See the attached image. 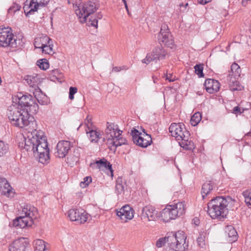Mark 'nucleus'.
Instances as JSON below:
<instances>
[{
  "label": "nucleus",
  "mask_w": 251,
  "mask_h": 251,
  "mask_svg": "<svg viewBox=\"0 0 251 251\" xmlns=\"http://www.w3.org/2000/svg\"><path fill=\"white\" fill-rule=\"evenodd\" d=\"M247 1H242V4L243 5H245L247 3Z\"/></svg>",
  "instance_id": "61"
},
{
  "label": "nucleus",
  "mask_w": 251,
  "mask_h": 251,
  "mask_svg": "<svg viewBox=\"0 0 251 251\" xmlns=\"http://www.w3.org/2000/svg\"><path fill=\"white\" fill-rule=\"evenodd\" d=\"M213 186L210 181L206 182L204 183L201 188V193L203 199H204L205 197L209 194L210 191L213 189Z\"/></svg>",
  "instance_id": "31"
},
{
  "label": "nucleus",
  "mask_w": 251,
  "mask_h": 251,
  "mask_svg": "<svg viewBox=\"0 0 251 251\" xmlns=\"http://www.w3.org/2000/svg\"><path fill=\"white\" fill-rule=\"evenodd\" d=\"M152 78H153L154 83H156L155 80L157 79V78L155 77V76H153Z\"/></svg>",
  "instance_id": "62"
},
{
  "label": "nucleus",
  "mask_w": 251,
  "mask_h": 251,
  "mask_svg": "<svg viewBox=\"0 0 251 251\" xmlns=\"http://www.w3.org/2000/svg\"><path fill=\"white\" fill-rule=\"evenodd\" d=\"M0 193L11 198L14 197V192L8 181L3 177H0Z\"/></svg>",
  "instance_id": "19"
},
{
  "label": "nucleus",
  "mask_w": 251,
  "mask_h": 251,
  "mask_svg": "<svg viewBox=\"0 0 251 251\" xmlns=\"http://www.w3.org/2000/svg\"><path fill=\"white\" fill-rule=\"evenodd\" d=\"M45 241L41 239H37L35 241H34V244L38 246V247H36V248L37 250H38L39 251H44L46 248L45 245Z\"/></svg>",
  "instance_id": "40"
},
{
  "label": "nucleus",
  "mask_w": 251,
  "mask_h": 251,
  "mask_svg": "<svg viewBox=\"0 0 251 251\" xmlns=\"http://www.w3.org/2000/svg\"><path fill=\"white\" fill-rule=\"evenodd\" d=\"M227 204V201L225 198L217 197L208 203L207 212L212 219H223L228 213Z\"/></svg>",
  "instance_id": "3"
},
{
  "label": "nucleus",
  "mask_w": 251,
  "mask_h": 251,
  "mask_svg": "<svg viewBox=\"0 0 251 251\" xmlns=\"http://www.w3.org/2000/svg\"><path fill=\"white\" fill-rule=\"evenodd\" d=\"M51 75H52L56 79H59L61 77V75H62L61 73L59 72V71L57 69L52 70L51 73Z\"/></svg>",
  "instance_id": "48"
},
{
  "label": "nucleus",
  "mask_w": 251,
  "mask_h": 251,
  "mask_svg": "<svg viewBox=\"0 0 251 251\" xmlns=\"http://www.w3.org/2000/svg\"><path fill=\"white\" fill-rule=\"evenodd\" d=\"M173 76V75L172 74H169V75L167 74L165 75L166 79L168 80L170 82H173L175 80Z\"/></svg>",
  "instance_id": "52"
},
{
  "label": "nucleus",
  "mask_w": 251,
  "mask_h": 251,
  "mask_svg": "<svg viewBox=\"0 0 251 251\" xmlns=\"http://www.w3.org/2000/svg\"><path fill=\"white\" fill-rule=\"evenodd\" d=\"M77 89L75 87H70L69 88V98L72 100L74 99V95L77 92Z\"/></svg>",
  "instance_id": "45"
},
{
  "label": "nucleus",
  "mask_w": 251,
  "mask_h": 251,
  "mask_svg": "<svg viewBox=\"0 0 251 251\" xmlns=\"http://www.w3.org/2000/svg\"><path fill=\"white\" fill-rule=\"evenodd\" d=\"M34 94L35 95V100H37L39 103H40L41 105H47L49 103L48 98V97L45 95H43L42 94V97H40L36 98V94L34 92Z\"/></svg>",
  "instance_id": "39"
},
{
  "label": "nucleus",
  "mask_w": 251,
  "mask_h": 251,
  "mask_svg": "<svg viewBox=\"0 0 251 251\" xmlns=\"http://www.w3.org/2000/svg\"><path fill=\"white\" fill-rule=\"evenodd\" d=\"M245 136H251V132H249L245 134Z\"/></svg>",
  "instance_id": "60"
},
{
  "label": "nucleus",
  "mask_w": 251,
  "mask_h": 251,
  "mask_svg": "<svg viewBox=\"0 0 251 251\" xmlns=\"http://www.w3.org/2000/svg\"><path fill=\"white\" fill-rule=\"evenodd\" d=\"M198 3L201 4V5H205L208 2H209L210 1H198Z\"/></svg>",
  "instance_id": "57"
},
{
  "label": "nucleus",
  "mask_w": 251,
  "mask_h": 251,
  "mask_svg": "<svg viewBox=\"0 0 251 251\" xmlns=\"http://www.w3.org/2000/svg\"><path fill=\"white\" fill-rule=\"evenodd\" d=\"M231 72L232 74H229L227 75V80L232 76L236 78L237 76H240L241 73V69L239 66L236 63H233L231 66Z\"/></svg>",
  "instance_id": "30"
},
{
  "label": "nucleus",
  "mask_w": 251,
  "mask_h": 251,
  "mask_svg": "<svg viewBox=\"0 0 251 251\" xmlns=\"http://www.w3.org/2000/svg\"><path fill=\"white\" fill-rule=\"evenodd\" d=\"M35 136L25 139L24 149L27 151H32L40 163H48L50 152L47 140L39 133L38 135L36 133Z\"/></svg>",
  "instance_id": "1"
},
{
  "label": "nucleus",
  "mask_w": 251,
  "mask_h": 251,
  "mask_svg": "<svg viewBox=\"0 0 251 251\" xmlns=\"http://www.w3.org/2000/svg\"><path fill=\"white\" fill-rule=\"evenodd\" d=\"M28 2H29V1H25V4H24V5L23 7L24 12H25V15H26V12H28L29 10L30 7H31V6H30V5H28Z\"/></svg>",
  "instance_id": "51"
},
{
  "label": "nucleus",
  "mask_w": 251,
  "mask_h": 251,
  "mask_svg": "<svg viewBox=\"0 0 251 251\" xmlns=\"http://www.w3.org/2000/svg\"><path fill=\"white\" fill-rule=\"evenodd\" d=\"M161 218L165 222H168L171 220H174L171 215V211L168 206L164 208L161 212Z\"/></svg>",
  "instance_id": "32"
},
{
  "label": "nucleus",
  "mask_w": 251,
  "mask_h": 251,
  "mask_svg": "<svg viewBox=\"0 0 251 251\" xmlns=\"http://www.w3.org/2000/svg\"><path fill=\"white\" fill-rule=\"evenodd\" d=\"M68 4L72 3L73 7L77 15L79 18L83 16V21L86 22L87 18L94 13L98 9V5L93 1H75V3H71L68 1Z\"/></svg>",
  "instance_id": "5"
},
{
  "label": "nucleus",
  "mask_w": 251,
  "mask_h": 251,
  "mask_svg": "<svg viewBox=\"0 0 251 251\" xmlns=\"http://www.w3.org/2000/svg\"><path fill=\"white\" fill-rule=\"evenodd\" d=\"M9 147L7 144L0 140V156H2L8 151Z\"/></svg>",
  "instance_id": "37"
},
{
  "label": "nucleus",
  "mask_w": 251,
  "mask_h": 251,
  "mask_svg": "<svg viewBox=\"0 0 251 251\" xmlns=\"http://www.w3.org/2000/svg\"><path fill=\"white\" fill-rule=\"evenodd\" d=\"M86 133L89 134V140L91 142L97 143L102 138L101 134L98 131L86 129Z\"/></svg>",
  "instance_id": "29"
},
{
  "label": "nucleus",
  "mask_w": 251,
  "mask_h": 251,
  "mask_svg": "<svg viewBox=\"0 0 251 251\" xmlns=\"http://www.w3.org/2000/svg\"><path fill=\"white\" fill-rule=\"evenodd\" d=\"M168 55V52L161 46L154 48L151 53H148L146 58L142 60V63L148 64L151 61L165 59Z\"/></svg>",
  "instance_id": "10"
},
{
  "label": "nucleus",
  "mask_w": 251,
  "mask_h": 251,
  "mask_svg": "<svg viewBox=\"0 0 251 251\" xmlns=\"http://www.w3.org/2000/svg\"><path fill=\"white\" fill-rule=\"evenodd\" d=\"M123 184L122 178L121 177H118L116 180V184Z\"/></svg>",
  "instance_id": "53"
},
{
  "label": "nucleus",
  "mask_w": 251,
  "mask_h": 251,
  "mask_svg": "<svg viewBox=\"0 0 251 251\" xmlns=\"http://www.w3.org/2000/svg\"><path fill=\"white\" fill-rule=\"evenodd\" d=\"M68 216L72 221H75L78 224L86 222L89 216L88 214L83 210L71 209L68 212Z\"/></svg>",
  "instance_id": "13"
},
{
  "label": "nucleus",
  "mask_w": 251,
  "mask_h": 251,
  "mask_svg": "<svg viewBox=\"0 0 251 251\" xmlns=\"http://www.w3.org/2000/svg\"><path fill=\"white\" fill-rule=\"evenodd\" d=\"M28 242L25 238H20L14 241L9 246V251H25Z\"/></svg>",
  "instance_id": "17"
},
{
  "label": "nucleus",
  "mask_w": 251,
  "mask_h": 251,
  "mask_svg": "<svg viewBox=\"0 0 251 251\" xmlns=\"http://www.w3.org/2000/svg\"><path fill=\"white\" fill-rule=\"evenodd\" d=\"M107 140V139L105 138H102V142H104L105 141V140Z\"/></svg>",
  "instance_id": "63"
},
{
  "label": "nucleus",
  "mask_w": 251,
  "mask_h": 251,
  "mask_svg": "<svg viewBox=\"0 0 251 251\" xmlns=\"http://www.w3.org/2000/svg\"><path fill=\"white\" fill-rule=\"evenodd\" d=\"M205 233H200L199 236L197 238V243L198 245L201 248L205 245Z\"/></svg>",
  "instance_id": "41"
},
{
  "label": "nucleus",
  "mask_w": 251,
  "mask_h": 251,
  "mask_svg": "<svg viewBox=\"0 0 251 251\" xmlns=\"http://www.w3.org/2000/svg\"><path fill=\"white\" fill-rule=\"evenodd\" d=\"M124 186L123 184H116L115 186V191L118 194H121L124 191Z\"/></svg>",
  "instance_id": "50"
},
{
  "label": "nucleus",
  "mask_w": 251,
  "mask_h": 251,
  "mask_svg": "<svg viewBox=\"0 0 251 251\" xmlns=\"http://www.w3.org/2000/svg\"><path fill=\"white\" fill-rule=\"evenodd\" d=\"M158 40L159 43L164 44L166 46L172 49L174 41L171 34L169 31V28L166 24L161 25L160 31L158 35Z\"/></svg>",
  "instance_id": "11"
},
{
  "label": "nucleus",
  "mask_w": 251,
  "mask_h": 251,
  "mask_svg": "<svg viewBox=\"0 0 251 251\" xmlns=\"http://www.w3.org/2000/svg\"><path fill=\"white\" fill-rule=\"evenodd\" d=\"M184 125L182 123H173L169 127V132L171 133L172 135L177 138V140L181 139L185 142V144L182 143L185 146H188L187 142L189 133L186 130H183Z\"/></svg>",
  "instance_id": "9"
},
{
  "label": "nucleus",
  "mask_w": 251,
  "mask_h": 251,
  "mask_svg": "<svg viewBox=\"0 0 251 251\" xmlns=\"http://www.w3.org/2000/svg\"><path fill=\"white\" fill-rule=\"evenodd\" d=\"M38 77L37 75H28L25 76V80L30 86L33 87L36 86V83L38 81Z\"/></svg>",
  "instance_id": "33"
},
{
  "label": "nucleus",
  "mask_w": 251,
  "mask_h": 251,
  "mask_svg": "<svg viewBox=\"0 0 251 251\" xmlns=\"http://www.w3.org/2000/svg\"><path fill=\"white\" fill-rule=\"evenodd\" d=\"M167 239V244L170 251H185L188 249L186 235L182 231L168 234Z\"/></svg>",
  "instance_id": "4"
},
{
  "label": "nucleus",
  "mask_w": 251,
  "mask_h": 251,
  "mask_svg": "<svg viewBox=\"0 0 251 251\" xmlns=\"http://www.w3.org/2000/svg\"><path fill=\"white\" fill-rule=\"evenodd\" d=\"M96 164L98 168H105L109 171L111 173V176H113V170L112 168V165L106 159L104 158L100 159L99 160L96 161Z\"/></svg>",
  "instance_id": "27"
},
{
  "label": "nucleus",
  "mask_w": 251,
  "mask_h": 251,
  "mask_svg": "<svg viewBox=\"0 0 251 251\" xmlns=\"http://www.w3.org/2000/svg\"><path fill=\"white\" fill-rule=\"evenodd\" d=\"M50 39L47 35H42L35 39L34 45L36 48L42 49L43 46L49 44Z\"/></svg>",
  "instance_id": "24"
},
{
  "label": "nucleus",
  "mask_w": 251,
  "mask_h": 251,
  "mask_svg": "<svg viewBox=\"0 0 251 251\" xmlns=\"http://www.w3.org/2000/svg\"><path fill=\"white\" fill-rule=\"evenodd\" d=\"M167 206L171 211V215L173 219H176L177 217L181 216L185 211L186 205L184 201L178 202L174 205H169Z\"/></svg>",
  "instance_id": "16"
},
{
  "label": "nucleus",
  "mask_w": 251,
  "mask_h": 251,
  "mask_svg": "<svg viewBox=\"0 0 251 251\" xmlns=\"http://www.w3.org/2000/svg\"><path fill=\"white\" fill-rule=\"evenodd\" d=\"M17 97L18 100V103L19 106H21L20 108L21 109H25L31 114H35L38 112V104L31 95L19 93Z\"/></svg>",
  "instance_id": "6"
},
{
  "label": "nucleus",
  "mask_w": 251,
  "mask_h": 251,
  "mask_svg": "<svg viewBox=\"0 0 251 251\" xmlns=\"http://www.w3.org/2000/svg\"><path fill=\"white\" fill-rule=\"evenodd\" d=\"M227 80L229 81V87L231 91H241L243 89V86L240 85L239 82L236 80V78L231 77Z\"/></svg>",
  "instance_id": "28"
},
{
  "label": "nucleus",
  "mask_w": 251,
  "mask_h": 251,
  "mask_svg": "<svg viewBox=\"0 0 251 251\" xmlns=\"http://www.w3.org/2000/svg\"><path fill=\"white\" fill-rule=\"evenodd\" d=\"M205 89L210 94L217 92L220 89V83L213 79H207L204 83Z\"/></svg>",
  "instance_id": "21"
},
{
  "label": "nucleus",
  "mask_w": 251,
  "mask_h": 251,
  "mask_svg": "<svg viewBox=\"0 0 251 251\" xmlns=\"http://www.w3.org/2000/svg\"><path fill=\"white\" fill-rule=\"evenodd\" d=\"M92 182V178L91 176H86L84 178L83 181L81 182L80 186L82 188H85L88 186L89 183Z\"/></svg>",
  "instance_id": "43"
},
{
  "label": "nucleus",
  "mask_w": 251,
  "mask_h": 251,
  "mask_svg": "<svg viewBox=\"0 0 251 251\" xmlns=\"http://www.w3.org/2000/svg\"><path fill=\"white\" fill-rule=\"evenodd\" d=\"M194 69L195 73L198 75L199 77H202L204 76V74L203 73V64H196L194 67Z\"/></svg>",
  "instance_id": "38"
},
{
  "label": "nucleus",
  "mask_w": 251,
  "mask_h": 251,
  "mask_svg": "<svg viewBox=\"0 0 251 251\" xmlns=\"http://www.w3.org/2000/svg\"><path fill=\"white\" fill-rule=\"evenodd\" d=\"M89 24L91 26L95 27L96 28H98V20L96 18L91 17L89 20Z\"/></svg>",
  "instance_id": "47"
},
{
  "label": "nucleus",
  "mask_w": 251,
  "mask_h": 251,
  "mask_svg": "<svg viewBox=\"0 0 251 251\" xmlns=\"http://www.w3.org/2000/svg\"><path fill=\"white\" fill-rule=\"evenodd\" d=\"M37 65L43 70H46L49 67V63L46 59H40L37 62Z\"/></svg>",
  "instance_id": "35"
},
{
  "label": "nucleus",
  "mask_w": 251,
  "mask_h": 251,
  "mask_svg": "<svg viewBox=\"0 0 251 251\" xmlns=\"http://www.w3.org/2000/svg\"><path fill=\"white\" fill-rule=\"evenodd\" d=\"M71 147L70 142L65 140L59 141L56 145L57 151L55 152V156L59 158L65 157L71 149Z\"/></svg>",
  "instance_id": "14"
},
{
  "label": "nucleus",
  "mask_w": 251,
  "mask_h": 251,
  "mask_svg": "<svg viewBox=\"0 0 251 251\" xmlns=\"http://www.w3.org/2000/svg\"><path fill=\"white\" fill-rule=\"evenodd\" d=\"M2 81H1V77H0V84H1Z\"/></svg>",
  "instance_id": "64"
},
{
  "label": "nucleus",
  "mask_w": 251,
  "mask_h": 251,
  "mask_svg": "<svg viewBox=\"0 0 251 251\" xmlns=\"http://www.w3.org/2000/svg\"><path fill=\"white\" fill-rule=\"evenodd\" d=\"M188 3H186L185 4L180 3L179 6H180V8H181L182 7L185 8L186 7V6H188Z\"/></svg>",
  "instance_id": "58"
},
{
  "label": "nucleus",
  "mask_w": 251,
  "mask_h": 251,
  "mask_svg": "<svg viewBox=\"0 0 251 251\" xmlns=\"http://www.w3.org/2000/svg\"><path fill=\"white\" fill-rule=\"evenodd\" d=\"M130 135L133 143L142 148L147 147L152 142V139L150 135L146 132L143 134L135 128L131 130Z\"/></svg>",
  "instance_id": "8"
},
{
  "label": "nucleus",
  "mask_w": 251,
  "mask_h": 251,
  "mask_svg": "<svg viewBox=\"0 0 251 251\" xmlns=\"http://www.w3.org/2000/svg\"><path fill=\"white\" fill-rule=\"evenodd\" d=\"M49 1H46V2H42L40 1V2H37V1H29L28 5H30L31 7L28 12H26V16L29 17L30 15H32L35 12L37 11L39 7H44L48 4Z\"/></svg>",
  "instance_id": "23"
},
{
  "label": "nucleus",
  "mask_w": 251,
  "mask_h": 251,
  "mask_svg": "<svg viewBox=\"0 0 251 251\" xmlns=\"http://www.w3.org/2000/svg\"><path fill=\"white\" fill-rule=\"evenodd\" d=\"M142 218H147L149 221H155L157 218V211L151 205H148L142 208Z\"/></svg>",
  "instance_id": "18"
},
{
  "label": "nucleus",
  "mask_w": 251,
  "mask_h": 251,
  "mask_svg": "<svg viewBox=\"0 0 251 251\" xmlns=\"http://www.w3.org/2000/svg\"><path fill=\"white\" fill-rule=\"evenodd\" d=\"M225 232L229 242H233L237 240L238 234L232 226H227L226 228Z\"/></svg>",
  "instance_id": "25"
},
{
  "label": "nucleus",
  "mask_w": 251,
  "mask_h": 251,
  "mask_svg": "<svg viewBox=\"0 0 251 251\" xmlns=\"http://www.w3.org/2000/svg\"><path fill=\"white\" fill-rule=\"evenodd\" d=\"M134 210L128 205H125L119 210L117 211V215L120 218L123 222L126 223L128 220H131L133 217Z\"/></svg>",
  "instance_id": "15"
},
{
  "label": "nucleus",
  "mask_w": 251,
  "mask_h": 251,
  "mask_svg": "<svg viewBox=\"0 0 251 251\" xmlns=\"http://www.w3.org/2000/svg\"><path fill=\"white\" fill-rule=\"evenodd\" d=\"M126 144H128L127 141L125 138H124L120 136L115 140L111 141V146H109V148L110 150L113 151L115 152L118 146H121L122 145Z\"/></svg>",
  "instance_id": "26"
},
{
  "label": "nucleus",
  "mask_w": 251,
  "mask_h": 251,
  "mask_svg": "<svg viewBox=\"0 0 251 251\" xmlns=\"http://www.w3.org/2000/svg\"><path fill=\"white\" fill-rule=\"evenodd\" d=\"M122 70V68L121 67H115L113 69V71L115 72H120Z\"/></svg>",
  "instance_id": "55"
},
{
  "label": "nucleus",
  "mask_w": 251,
  "mask_h": 251,
  "mask_svg": "<svg viewBox=\"0 0 251 251\" xmlns=\"http://www.w3.org/2000/svg\"><path fill=\"white\" fill-rule=\"evenodd\" d=\"M246 110V108H243L242 111H241L240 107H239L238 106H237L233 108L232 113L235 114H241Z\"/></svg>",
  "instance_id": "49"
},
{
  "label": "nucleus",
  "mask_w": 251,
  "mask_h": 251,
  "mask_svg": "<svg viewBox=\"0 0 251 251\" xmlns=\"http://www.w3.org/2000/svg\"><path fill=\"white\" fill-rule=\"evenodd\" d=\"M102 14L100 13H99L97 14V18H98L99 19H100L102 18Z\"/></svg>",
  "instance_id": "59"
},
{
  "label": "nucleus",
  "mask_w": 251,
  "mask_h": 251,
  "mask_svg": "<svg viewBox=\"0 0 251 251\" xmlns=\"http://www.w3.org/2000/svg\"><path fill=\"white\" fill-rule=\"evenodd\" d=\"M107 143L111 145V141L115 140L121 135L123 131L118 129L117 125L113 123H107V127L105 130Z\"/></svg>",
  "instance_id": "12"
},
{
  "label": "nucleus",
  "mask_w": 251,
  "mask_h": 251,
  "mask_svg": "<svg viewBox=\"0 0 251 251\" xmlns=\"http://www.w3.org/2000/svg\"><path fill=\"white\" fill-rule=\"evenodd\" d=\"M33 221L25 215H22L17 217L13 221V225L15 227H19L21 228H25L27 226H31Z\"/></svg>",
  "instance_id": "20"
},
{
  "label": "nucleus",
  "mask_w": 251,
  "mask_h": 251,
  "mask_svg": "<svg viewBox=\"0 0 251 251\" xmlns=\"http://www.w3.org/2000/svg\"><path fill=\"white\" fill-rule=\"evenodd\" d=\"M167 236H165L164 238H159L156 243V246L158 248L162 247L165 244H167Z\"/></svg>",
  "instance_id": "44"
},
{
  "label": "nucleus",
  "mask_w": 251,
  "mask_h": 251,
  "mask_svg": "<svg viewBox=\"0 0 251 251\" xmlns=\"http://www.w3.org/2000/svg\"><path fill=\"white\" fill-rule=\"evenodd\" d=\"M9 27H0V46L2 47H17V40L14 38V36L10 31Z\"/></svg>",
  "instance_id": "7"
},
{
  "label": "nucleus",
  "mask_w": 251,
  "mask_h": 251,
  "mask_svg": "<svg viewBox=\"0 0 251 251\" xmlns=\"http://www.w3.org/2000/svg\"><path fill=\"white\" fill-rule=\"evenodd\" d=\"M30 112L19 107L10 110L8 118L12 125L20 128H25L32 133L36 131V124L34 118L29 116Z\"/></svg>",
  "instance_id": "2"
},
{
  "label": "nucleus",
  "mask_w": 251,
  "mask_h": 251,
  "mask_svg": "<svg viewBox=\"0 0 251 251\" xmlns=\"http://www.w3.org/2000/svg\"><path fill=\"white\" fill-rule=\"evenodd\" d=\"M21 8V6L16 3V2H13V5L8 9V13H15L16 11L19 10Z\"/></svg>",
  "instance_id": "42"
},
{
  "label": "nucleus",
  "mask_w": 251,
  "mask_h": 251,
  "mask_svg": "<svg viewBox=\"0 0 251 251\" xmlns=\"http://www.w3.org/2000/svg\"><path fill=\"white\" fill-rule=\"evenodd\" d=\"M22 214L28 216L33 221L34 219H36L38 216L37 209L30 205H26L23 208Z\"/></svg>",
  "instance_id": "22"
},
{
  "label": "nucleus",
  "mask_w": 251,
  "mask_h": 251,
  "mask_svg": "<svg viewBox=\"0 0 251 251\" xmlns=\"http://www.w3.org/2000/svg\"><path fill=\"white\" fill-rule=\"evenodd\" d=\"M90 123L91 124V119H89V118H88V117H87V118L85 120V124L88 126V130H89V127L88 126V124H90Z\"/></svg>",
  "instance_id": "54"
},
{
  "label": "nucleus",
  "mask_w": 251,
  "mask_h": 251,
  "mask_svg": "<svg viewBox=\"0 0 251 251\" xmlns=\"http://www.w3.org/2000/svg\"><path fill=\"white\" fill-rule=\"evenodd\" d=\"M42 49L43 52L45 53L50 54L52 51V47L50 43L48 44H46V46H43Z\"/></svg>",
  "instance_id": "46"
},
{
  "label": "nucleus",
  "mask_w": 251,
  "mask_h": 251,
  "mask_svg": "<svg viewBox=\"0 0 251 251\" xmlns=\"http://www.w3.org/2000/svg\"><path fill=\"white\" fill-rule=\"evenodd\" d=\"M242 194L245 199V202L248 206H251V190L244 191Z\"/></svg>",
  "instance_id": "36"
},
{
  "label": "nucleus",
  "mask_w": 251,
  "mask_h": 251,
  "mask_svg": "<svg viewBox=\"0 0 251 251\" xmlns=\"http://www.w3.org/2000/svg\"><path fill=\"white\" fill-rule=\"evenodd\" d=\"M123 2L124 3V5L125 6V7L126 8V10L127 12V13L128 15H130V13H129V9H128V4L126 2V1H123Z\"/></svg>",
  "instance_id": "56"
},
{
  "label": "nucleus",
  "mask_w": 251,
  "mask_h": 251,
  "mask_svg": "<svg viewBox=\"0 0 251 251\" xmlns=\"http://www.w3.org/2000/svg\"><path fill=\"white\" fill-rule=\"evenodd\" d=\"M201 119V115L200 112L195 113L191 118L190 123L192 126H197Z\"/></svg>",
  "instance_id": "34"
}]
</instances>
